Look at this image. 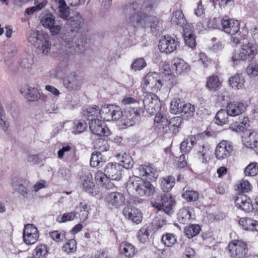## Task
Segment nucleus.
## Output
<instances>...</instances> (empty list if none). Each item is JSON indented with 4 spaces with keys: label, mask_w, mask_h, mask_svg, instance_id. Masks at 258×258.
<instances>
[{
    "label": "nucleus",
    "mask_w": 258,
    "mask_h": 258,
    "mask_svg": "<svg viewBox=\"0 0 258 258\" xmlns=\"http://www.w3.org/2000/svg\"><path fill=\"white\" fill-rule=\"evenodd\" d=\"M93 145L94 148L97 150L96 152L100 153L106 151L109 148L107 141L100 138L96 139Z\"/></svg>",
    "instance_id": "obj_41"
},
{
    "label": "nucleus",
    "mask_w": 258,
    "mask_h": 258,
    "mask_svg": "<svg viewBox=\"0 0 258 258\" xmlns=\"http://www.w3.org/2000/svg\"><path fill=\"white\" fill-rule=\"evenodd\" d=\"M249 119L247 117L239 118V121H236L235 123L231 124L230 128L233 131L238 132L248 125Z\"/></svg>",
    "instance_id": "obj_38"
},
{
    "label": "nucleus",
    "mask_w": 258,
    "mask_h": 258,
    "mask_svg": "<svg viewBox=\"0 0 258 258\" xmlns=\"http://www.w3.org/2000/svg\"><path fill=\"white\" fill-rule=\"evenodd\" d=\"M193 209L189 207L182 208L179 211L177 215L178 221L183 224L187 223L192 218L191 215Z\"/></svg>",
    "instance_id": "obj_26"
},
{
    "label": "nucleus",
    "mask_w": 258,
    "mask_h": 258,
    "mask_svg": "<svg viewBox=\"0 0 258 258\" xmlns=\"http://www.w3.org/2000/svg\"><path fill=\"white\" fill-rule=\"evenodd\" d=\"M76 214V212L66 213L62 215L58 216L57 220L59 223H64L68 221H72L74 219Z\"/></svg>",
    "instance_id": "obj_58"
},
{
    "label": "nucleus",
    "mask_w": 258,
    "mask_h": 258,
    "mask_svg": "<svg viewBox=\"0 0 258 258\" xmlns=\"http://www.w3.org/2000/svg\"><path fill=\"white\" fill-rule=\"evenodd\" d=\"M144 113L143 108H130L125 111L121 123L119 125L122 128L133 126L139 121L140 116Z\"/></svg>",
    "instance_id": "obj_5"
},
{
    "label": "nucleus",
    "mask_w": 258,
    "mask_h": 258,
    "mask_svg": "<svg viewBox=\"0 0 258 258\" xmlns=\"http://www.w3.org/2000/svg\"><path fill=\"white\" fill-rule=\"evenodd\" d=\"M139 5L137 2H134L126 6L123 11L125 14H131L129 23L135 27L139 26L146 27L150 24V27L153 32L159 31L162 28V22L156 17L149 16L148 12L138 10Z\"/></svg>",
    "instance_id": "obj_1"
},
{
    "label": "nucleus",
    "mask_w": 258,
    "mask_h": 258,
    "mask_svg": "<svg viewBox=\"0 0 258 258\" xmlns=\"http://www.w3.org/2000/svg\"><path fill=\"white\" fill-rule=\"evenodd\" d=\"M147 63L144 58L141 57L135 59L131 65V68L135 71H140L146 67Z\"/></svg>",
    "instance_id": "obj_56"
},
{
    "label": "nucleus",
    "mask_w": 258,
    "mask_h": 258,
    "mask_svg": "<svg viewBox=\"0 0 258 258\" xmlns=\"http://www.w3.org/2000/svg\"><path fill=\"white\" fill-rule=\"evenodd\" d=\"M89 128L93 134L100 136H107L109 130L104 122L99 119L89 121Z\"/></svg>",
    "instance_id": "obj_13"
},
{
    "label": "nucleus",
    "mask_w": 258,
    "mask_h": 258,
    "mask_svg": "<svg viewBox=\"0 0 258 258\" xmlns=\"http://www.w3.org/2000/svg\"><path fill=\"white\" fill-rule=\"evenodd\" d=\"M195 113V108L194 105L190 103H185L184 102L181 109L180 110V113L178 114H181L182 118L188 119L194 117Z\"/></svg>",
    "instance_id": "obj_29"
},
{
    "label": "nucleus",
    "mask_w": 258,
    "mask_h": 258,
    "mask_svg": "<svg viewBox=\"0 0 258 258\" xmlns=\"http://www.w3.org/2000/svg\"><path fill=\"white\" fill-rule=\"evenodd\" d=\"M246 73L250 77L258 76V63L255 61L251 62L246 68Z\"/></svg>",
    "instance_id": "obj_55"
},
{
    "label": "nucleus",
    "mask_w": 258,
    "mask_h": 258,
    "mask_svg": "<svg viewBox=\"0 0 258 258\" xmlns=\"http://www.w3.org/2000/svg\"><path fill=\"white\" fill-rule=\"evenodd\" d=\"M185 21V18L181 10H177L172 13L170 18L171 24L183 26Z\"/></svg>",
    "instance_id": "obj_33"
},
{
    "label": "nucleus",
    "mask_w": 258,
    "mask_h": 258,
    "mask_svg": "<svg viewBox=\"0 0 258 258\" xmlns=\"http://www.w3.org/2000/svg\"><path fill=\"white\" fill-rule=\"evenodd\" d=\"M105 161L103 159L102 155L101 153L96 152L93 153L90 159V165L92 167H102Z\"/></svg>",
    "instance_id": "obj_37"
},
{
    "label": "nucleus",
    "mask_w": 258,
    "mask_h": 258,
    "mask_svg": "<svg viewBox=\"0 0 258 258\" xmlns=\"http://www.w3.org/2000/svg\"><path fill=\"white\" fill-rule=\"evenodd\" d=\"M168 120L166 115L163 112H158L154 117V125L158 129H164L167 127Z\"/></svg>",
    "instance_id": "obj_31"
},
{
    "label": "nucleus",
    "mask_w": 258,
    "mask_h": 258,
    "mask_svg": "<svg viewBox=\"0 0 258 258\" xmlns=\"http://www.w3.org/2000/svg\"><path fill=\"white\" fill-rule=\"evenodd\" d=\"M106 200L107 207L113 209L122 206L125 201V198L120 192H113L108 195Z\"/></svg>",
    "instance_id": "obj_14"
},
{
    "label": "nucleus",
    "mask_w": 258,
    "mask_h": 258,
    "mask_svg": "<svg viewBox=\"0 0 258 258\" xmlns=\"http://www.w3.org/2000/svg\"><path fill=\"white\" fill-rule=\"evenodd\" d=\"M87 127V123L84 120L76 121L75 122V126L74 127V133L75 134H80L83 133L86 129Z\"/></svg>",
    "instance_id": "obj_59"
},
{
    "label": "nucleus",
    "mask_w": 258,
    "mask_h": 258,
    "mask_svg": "<svg viewBox=\"0 0 258 258\" xmlns=\"http://www.w3.org/2000/svg\"><path fill=\"white\" fill-rule=\"evenodd\" d=\"M228 249L231 256L235 258L243 257L248 250L246 244L241 240H236L230 243Z\"/></svg>",
    "instance_id": "obj_8"
},
{
    "label": "nucleus",
    "mask_w": 258,
    "mask_h": 258,
    "mask_svg": "<svg viewBox=\"0 0 258 258\" xmlns=\"http://www.w3.org/2000/svg\"><path fill=\"white\" fill-rule=\"evenodd\" d=\"M184 39L185 44L191 48L196 47V42L195 35L193 31H189L186 27L184 29Z\"/></svg>",
    "instance_id": "obj_34"
},
{
    "label": "nucleus",
    "mask_w": 258,
    "mask_h": 258,
    "mask_svg": "<svg viewBox=\"0 0 258 258\" xmlns=\"http://www.w3.org/2000/svg\"><path fill=\"white\" fill-rule=\"evenodd\" d=\"M111 120H119L121 122V119L123 118L124 115L122 114L121 109L119 106H114L112 110Z\"/></svg>",
    "instance_id": "obj_62"
},
{
    "label": "nucleus",
    "mask_w": 258,
    "mask_h": 258,
    "mask_svg": "<svg viewBox=\"0 0 258 258\" xmlns=\"http://www.w3.org/2000/svg\"><path fill=\"white\" fill-rule=\"evenodd\" d=\"M159 1L160 0H145L141 7L139 6L138 9L141 11V13L143 12H150Z\"/></svg>",
    "instance_id": "obj_48"
},
{
    "label": "nucleus",
    "mask_w": 258,
    "mask_h": 258,
    "mask_svg": "<svg viewBox=\"0 0 258 258\" xmlns=\"http://www.w3.org/2000/svg\"><path fill=\"white\" fill-rule=\"evenodd\" d=\"M201 230L198 225L193 224L185 227L184 233L188 238H192L198 235Z\"/></svg>",
    "instance_id": "obj_47"
},
{
    "label": "nucleus",
    "mask_w": 258,
    "mask_h": 258,
    "mask_svg": "<svg viewBox=\"0 0 258 258\" xmlns=\"http://www.w3.org/2000/svg\"><path fill=\"white\" fill-rule=\"evenodd\" d=\"M117 158L123 163L122 167L126 169H131L134 165L132 157L125 153H119L117 155Z\"/></svg>",
    "instance_id": "obj_39"
},
{
    "label": "nucleus",
    "mask_w": 258,
    "mask_h": 258,
    "mask_svg": "<svg viewBox=\"0 0 258 258\" xmlns=\"http://www.w3.org/2000/svg\"><path fill=\"white\" fill-rule=\"evenodd\" d=\"M251 186L247 180H242L237 185L236 190L239 193L248 192L251 190Z\"/></svg>",
    "instance_id": "obj_57"
},
{
    "label": "nucleus",
    "mask_w": 258,
    "mask_h": 258,
    "mask_svg": "<svg viewBox=\"0 0 258 258\" xmlns=\"http://www.w3.org/2000/svg\"><path fill=\"white\" fill-rule=\"evenodd\" d=\"M138 171L140 176L147 177L150 180L153 178H157L158 176L156 170L150 165H141Z\"/></svg>",
    "instance_id": "obj_25"
},
{
    "label": "nucleus",
    "mask_w": 258,
    "mask_h": 258,
    "mask_svg": "<svg viewBox=\"0 0 258 258\" xmlns=\"http://www.w3.org/2000/svg\"><path fill=\"white\" fill-rule=\"evenodd\" d=\"M62 81L64 87L70 91L79 90L82 85L81 79L74 74L65 76Z\"/></svg>",
    "instance_id": "obj_17"
},
{
    "label": "nucleus",
    "mask_w": 258,
    "mask_h": 258,
    "mask_svg": "<svg viewBox=\"0 0 258 258\" xmlns=\"http://www.w3.org/2000/svg\"><path fill=\"white\" fill-rule=\"evenodd\" d=\"M149 235V230L145 227L141 228L138 233V239L143 243L146 242L148 240Z\"/></svg>",
    "instance_id": "obj_60"
},
{
    "label": "nucleus",
    "mask_w": 258,
    "mask_h": 258,
    "mask_svg": "<svg viewBox=\"0 0 258 258\" xmlns=\"http://www.w3.org/2000/svg\"><path fill=\"white\" fill-rule=\"evenodd\" d=\"M47 253V248L45 245H39L35 249L33 253L34 258H45Z\"/></svg>",
    "instance_id": "obj_50"
},
{
    "label": "nucleus",
    "mask_w": 258,
    "mask_h": 258,
    "mask_svg": "<svg viewBox=\"0 0 258 258\" xmlns=\"http://www.w3.org/2000/svg\"><path fill=\"white\" fill-rule=\"evenodd\" d=\"M80 180L84 190L93 195L95 184L92 174L88 171L85 172L81 177Z\"/></svg>",
    "instance_id": "obj_21"
},
{
    "label": "nucleus",
    "mask_w": 258,
    "mask_h": 258,
    "mask_svg": "<svg viewBox=\"0 0 258 258\" xmlns=\"http://www.w3.org/2000/svg\"><path fill=\"white\" fill-rule=\"evenodd\" d=\"M246 102L240 101L230 102L227 105L228 114L231 116H236L242 114L246 109Z\"/></svg>",
    "instance_id": "obj_16"
},
{
    "label": "nucleus",
    "mask_w": 258,
    "mask_h": 258,
    "mask_svg": "<svg viewBox=\"0 0 258 258\" xmlns=\"http://www.w3.org/2000/svg\"><path fill=\"white\" fill-rule=\"evenodd\" d=\"M182 121V118L181 116L172 117L168 121L167 126L173 133L176 134L179 132Z\"/></svg>",
    "instance_id": "obj_36"
},
{
    "label": "nucleus",
    "mask_w": 258,
    "mask_h": 258,
    "mask_svg": "<svg viewBox=\"0 0 258 258\" xmlns=\"http://www.w3.org/2000/svg\"><path fill=\"white\" fill-rule=\"evenodd\" d=\"M161 241L165 246L170 247L175 243L176 239L174 234L166 233L162 236Z\"/></svg>",
    "instance_id": "obj_53"
},
{
    "label": "nucleus",
    "mask_w": 258,
    "mask_h": 258,
    "mask_svg": "<svg viewBox=\"0 0 258 258\" xmlns=\"http://www.w3.org/2000/svg\"><path fill=\"white\" fill-rule=\"evenodd\" d=\"M180 46L178 38L175 35L162 37L158 47L161 52L170 54L176 50Z\"/></svg>",
    "instance_id": "obj_6"
},
{
    "label": "nucleus",
    "mask_w": 258,
    "mask_h": 258,
    "mask_svg": "<svg viewBox=\"0 0 258 258\" xmlns=\"http://www.w3.org/2000/svg\"><path fill=\"white\" fill-rule=\"evenodd\" d=\"M221 85L218 78L217 76H211L208 78L206 86L210 90L216 91L218 90Z\"/></svg>",
    "instance_id": "obj_46"
},
{
    "label": "nucleus",
    "mask_w": 258,
    "mask_h": 258,
    "mask_svg": "<svg viewBox=\"0 0 258 258\" xmlns=\"http://www.w3.org/2000/svg\"><path fill=\"white\" fill-rule=\"evenodd\" d=\"M245 80L241 74H236L229 79V85L235 90H239L244 87Z\"/></svg>",
    "instance_id": "obj_27"
},
{
    "label": "nucleus",
    "mask_w": 258,
    "mask_h": 258,
    "mask_svg": "<svg viewBox=\"0 0 258 258\" xmlns=\"http://www.w3.org/2000/svg\"><path fill=\"white\" fill-rule=\"evenodd\" d=\"M42 25L49 28L55 24V17L51 14H48L44 16L41 20Z\"/></svg>",
    "instance_id": "obj_52"
},
{
    "label": "nucleus",
    "mask_w": 258,
    "mask_h": 258,
    "mask_svg": "<svg viewBox=\"0 0 258 258\" xmlns=\"http://www.w3.org/2000/svg\"><path fill=\"white\" fill-rule=\"evenodd\" d=\"M143 85L151 89L153 92H158L162 86L159 75L156 73L148 74L143 80Z\"/></svg>",
    "instance_id": "obj_9"
},
{
    "label": "nucleus",
    "mask_w": 258,
    "mask_h": 258,
    "mask_svg": "<svg viewBox=\"0 0 258 258\" xmlns=\"http://www.w3.org/2000/svg\"><path fill=\"white\" fill-rule=\"evenodd\" d=\"M120 248L121 252L126 257L133 256L135 254V247L131 243H122Z\"/></svg>",
    "instance_id": "obj_44"
},
{
    "label": "nucleus",
    "mask_w": 258,
    "mask_h": 258,
    "mask_svg": "<svg viewBox=\"0 0 258 258\" xmlns=\"http://www.w3.org/2000/svg\"><path fill=\"white\" fill-rule=\"evenodd\" d=\"M183 102L179 98H174L170 102V112L174 114L180 113V110L183 104Z\"/></svg>",
    "instance_id": "obj_45"
},
{
    "label": "nucleus",
    "mask_w": 258,
    "mask_h": 258,
    "mask_svg": "<svg viewBox=\"0 0 258 258\" xmlns=\"http://www.w3.org/2000/svg\"><path fill=\"white\" fill-rule=\"evenodd\" d=\"M122 213L125 218L137 224L141 223L143 220L142 213L138 209L125 207L123 209Z\"/></svg>",
    "instance_id": "obj_18"
},
{
    "label": "nucleus",
    "mask_w": 258,
    "mask_h": 258,
    "mask_svg": "<svg viewBox=\"0 0 258 258\" xmlns=\"http://www.w3.org/2000/svg\"><path fill=\"white\" fill-rule=\"evenodd\" d=\"M174 185V178L172 176H167L161 181V188L164 192H168Z\"/></svg>",
    "instance_id": "obj_43"
},
{
    "label": "nucleus",
    "mask_w": 258,
    "mask_h": 258,
    "mask_svg": "<svg viewBox=\"0 0 258 258\" xmlns=\"http://www.w3.org/2000/svg\"><path fill=\"white\" fill-rule=\"evenodd\" d=\"M233 147L231 143L226 141H222L216 148L215 154L219 160L227 159L231 154Z\"/></svg>",
    "instance_id": "obj_11"
},
{
    "label": "nucleus",
    "mask_w": 258,
    "mask_h": 258,
    "mask_svg": "<svg viewBox=\"0 0 258 258\" xmlns=\"http://www.w3.org/2000/svg\"><path fill=\"white\" fill-rule=\"evenodd\" d=\"M145 109L150 114L153 115L161 108V103L158 96L154 93H147L143 99Z\"/></svg>",
    "instance_id": "obj_7"
},
{
    "label": "nucleus",
    "mask_w": 258,
    "mask_h": 258,
    "mask_svg": "<svg viewBox=\"0 0 258 258\" xmlns=\"http://www.w3.org/2000/svg\"><path fill=\"white\" fill-rule=\"evenodd\" d=\"M257 173L258 164L256 162L250 163L244 170V174L246 176H253Z\"/></svg>",
    "instance_id": "obj_54"
},
{
    "label": "nucleus",
    "mask_w": 258,
    "mask_h": 258,
    "mask_svg": "<svg viewBox=\"0 0 258 258\" xmlns=\"http://www.w3.org/2000/svg\"><path fill=\"white\" fill-rule=\"evenodd\" d=\"M128 190L134 189L141 197H150L155 192V187L149 182L134 176L130 177L127 185Z\"/></svg>",
    "instance_id": "obj_3"
},
{
    "label": "nucleus",
    "mask_w": 258,
    "mask_h": 258,
    "mask_svg": "<svg viewBox=\"0 0 258 258\" xmlns=\"http://www.w3.org/2000/svg\"><path fill=\"white\" fill-rule=\"evenodd\" d=\"M68 24L70 26L71 31H66L61 34V39L65 43V46L70 50V53H74L82 52L86 45H81L77 41V33L84 24L83 17L77 13L71 17L68 20Z\"/></svg>",
    "instance_id": "obj_2"
},
{
    "label": "nucleus",
    "mask_w": 258,
    "mask_h": 258,
    "mask_svg": "<svg viewBox=\"0 0 258 258\" xmlns=\"http://www.w3.org/2000/svg\"><path fill=\"white\" fill-rule=\"evenodd\" d=\"M172 69L175 70L176 74H181L189 71L188 63L178 57L173 59Z\"/></svg>",
    "instance_id": "obj_24"
},
{
    "label": "nucleus",
    "mask_w": 258,
    "mask_h": 258,
    "mask_svg": "<svg viewBox=\"0 0 258 258\" xmlns=\"http://www.w3.org/2000/svg\"><path fill=\"white\" fill-rule=\"evenodd\" d=\"M197 141L195 136H190L184 139L180 144V150L183 153H188L192 147L197 143Z\"/></svg>",
    "instance_id": "obj_30"
},
{
    "label": "nucleus",
    "mask_w": 258,
    "mask_h": 258,
    "mask_svg": "<svg viewBox=\"0 0 258 258\" xmlns=\"http://www.w3.org/2000/svg\"><path fill=\"white\" fill-rule=\"evenodd\" d=\"M12 183L15 190L24 197L29 198L30 197V191L28 189L30 184L29 181L25 180L14 179L12 180Z\"/></svg>",
    "instance_id": "obj_20"
},
{
    "label": "nucleus",
    "mask_w": 258,
    "mask_h": 258,
    "mask_svg": "<svg viewBox=\"0 0 258 258\" xmlns=\"http://www.w3.org/2000/svg\"><path fill=\"white\" fill-rule=\"evenodd\" d=\"M95 180L100 184H102L104 182L108 181V177L106 175V173L103 172L102 171H98L95 175Z\"/></svg>",
    "instance_id": "obj_64"
},
{
    "label": "nucleus",
    "mask_w": 258,
    "mask_h": 258,
    "mask_svg": "<svg viewBox=\"0 0 258 258\" xmlns=\"http://www.w3.org/2000/svg\"><path fill=\"white\" fill-rule=\"evenodd\" d=\"M113 108L114 105H106L102 106L100 109V117L105 121H111V113Z\"/></svg>",
    "instance_id": "obj_40"
},
{
    "label": "nucleus",
    "mask_w": 258,
    "mask_h": 258,
    "mask_svg": "<svg viewBox=\"0 0 258 258\" xmlns=\"http://www.w3.org/2000/svg\"><path fill=\"white\" fill-rule=\"evenodd\" d=\"M24 95L29 101H38L41 97L40 94L36 88L29 86H28L27 91Z\"/></svg>",
    "instance_id": "obj_35"
},
{
    "label": "nucleus",
    "mask_w": 258,
    "mask_h": 258,
    "mask_svg": "<svg viewBox=\"0 0 258 258\" xmlns=\"http://www.w3.org/2000/svg\"><path fill=\"white\" fill-rule=\"evenodd\" d=\"M76 241L72 239L67 242L62 246V250L67 253H74L77 250Z\"/></svg>",
    "instance_id": "obj_51"
},
{
    "label": "nucleus",
    "mask_w": 258,
    "mask_h": 258,
    "mask_svg": "<svg viewBox=\"0 0 258 258\" xmlns=\"http://www.w3.org/2000/svg\"><path fill=\"white\" fill-rule=\"evenodd\" d=\"M50 236L56 242H60L65 238V232L64 231H53L49 233Z\"/></svg>",
    "instance_id": "obj_63"
},
{
    "label": "nucleus",
    "mask_w": 258,
    "mask_h": 258,
    "mask_svg": "<svg viewBox=\"0 0 258 258\" xmlns=\"http://www.w3.org/2000/svg\"><path fill=\"white\" fill-rule=\"evenodd\" d=\"M184 192L182 194V197L187 202L196 201L199 199V194L197 191L192 190H186L183 189Z\"/></svg>",
    "instance_id": "obj_49"
},
{
    "label": "nucleus",
    "mask_w": 258,
    "mask_h": 258,
    "mask_svg": "<svg viewBox=\"0 0 258 258\" xmlns=\"http://www.w3.org/2000/svg\"><path fill=\"white\" fill-rule=\"evenodd\" d=\"M84 115L85 118H87L89 121L98 119L100 117V109L96 105L89 107L84 111Z\"/></svg>",
    "instance_id": "obj_28"
},
{
    "label": "nucleus",
    "mask_w": 258,
    "mask_h": 258,
    "mask_svg": "<svg viewBox=\"0 0 258 258\" xmlns=\"http://www.w3.org/2000/svg\"><path fill=\"white\" fill-rule=\"evenodd\" d=\"M122 169V165L117 163H109L106 166L104 172L110 179L118 180L121 177Z\"/></svg>",
    "instance_id": "obj_15"
},
{
    "label": "nucleus",
    "mask_w": 258,
    "mask_h": 258,
    "mask_svg": "<svg viewBox=\"0 0 258 258\" xmlns=\"http://www.w3.org/2000/svg\"><path fill=\"white\" fill-rule=\"evenodd\" d=\"M44 37L41 35L39 31L31 30L30 32L28 40L29 42L32 44L36 47L40 46L42 39H44Z\"/></svg>",
    "instance_id": "obj_32"
},
{
    "label": "nucleus",
    "mask_w": 258,
    "mask_h": 258,
    "mask_svg": "<svg viewBox=\"0 0 258 258\" xmlns=\"http://www.w3.org/2000/svg\"><path fill=\"white\" fill-rule=\"evenodd\" d=\"M243 229L258 232V221L249 217L241 218L238 222Z\"/></svg>",
    "instance_id": "obj_23"
},
{
    "label": "nucleus",
    "mask_w": 258,
    "mask_h": 258,
    "mask_svg": "<svg viewBox=\"0 0 258 258\" xmlns=\"http://www.w3.org/2000/svg\"><path fill=\"white\" fill-rule=\"evenodd\" d=\"M242 142L246 147L255 148L258 144V133L250 130L246 131L242 137Z\"/></svg>",
    "instance_id": "obj_22"
},
{
    "label": "nucleus",
    "mask_w": 258,
    "mask_h": 258,
    "mask_svg": "<svg viewBox=\"0 0 258 258\" xmlns=\"http://www.w3.org/2000/svg\"><path fill=\"white\" fill-rule=\"evenodd\" d=\"M257 51V46L253 43H248L242 45L241 48L235 51L231 57L233 64H238L241 60H251L256 55Z\"/></svg>",
    "instance_id": "obj_4"
},
{
    "label": "nucleus",
    "mask_w": 258,
    "mask_h": 258,
    "mask_svg": "<svg viewBox=\"0 0 258 258\" xmlns=\"http://www.w3.org/2000/svg\"><path fill=\"white\" fill-rule=\"evenodd\" d=\"M222 30L230 35L236 34L239 30V24L234 19L222 20L221 21Z\"/></svg>",
    "instance_id": "obj_19"
},
{
    "label": "nucleus",
    "mask_w": 258,
    "mask_h": 258,
    "mask_svg": "<svg viewBox=\"0 0 258 258\" xmlns=\"http://www.w3.org/2000/svg\"><path fill=\"white\" fill-rule=\"evenodd\" d=\"M235 205L238 209L245 212L249 213L252 211V204L250 199L244 194L239 193L234 200Z\"/></svg>",
    "instance_id": "obj_12"
},
{
    "label": "nucleus",
    "mask_w": 258,
    "mask_h": 258,
    "mask_svg": "<svg viewBox=\"0 0 258 258\" xmlns=\"http://www.w3.org/2000/svg\"><path fill=\"white\" fill-rule=\"evenodd\" d=\"M39 235L23 233V240L27 245L34 244L38 240Z\"/></svg>",
    "instance_id": "obj_61"
},
{
    "label": "nucleus",
    "mask_w": 258,
    "mask_h": 258,
    "mask_svg": "<svg viewBox=\"0 0 258 258\" xmlns=\"http://www.w3.org/2000/svg\"><path fill=\"white\" fill-rule=\"evenodd\" d=\"M228 116L229 115L227 109L220 110L215 117V123L218 125L226 124L228 122Z\"/></svg>",
    "instance_id": "obj_42"
},
{
    "label": "nucleus",
    "mask_w": 258,
    "mask_h": 258,
    "mask_svg": "<svg viewBox=\"0 0 258 258\" xmlns=\"http://www.w3.org/2000/svg\"><path fill=\"white\" fill-rule=\"evenodd\" d=\"M158 200L160 202H154L153 203V206L159 210L163 209L165 213H168L172 210L175 203L170 194L168 193L159 196Z\"/></svg>",
    "instance_id": "obj_10"
}]
</instances>
